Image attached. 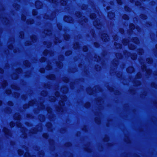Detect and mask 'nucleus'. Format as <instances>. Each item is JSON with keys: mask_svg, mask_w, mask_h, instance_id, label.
Listing matches in <instances>:
<instances>
[{"mask_svg": "<svg viewBox=\"0 0 157 157\" xmlns=\"http://www.w3.org/2000/svg\"><path fill=\"white\" fill-rule=\"evenodd\" d=\"M71 19V17L66 16L64 17V20L65 21L68 22H70V20Z\"/></svg>", "mask_w": 157, "mask_h": 157, "instance_id": "1", "label": "nucleus"}, {"mask_svg": "<svg viewBox=\"0 0 157 157\" xmlns=\"http://www.w3.org/2000/svg\"><path fill=\"white\" fill-rule=\"evenodd\" d=\"M63 99H62L63 101H62L60 102V105L61 106H63L64 105V103H63V101L65 100L66 99V98L65 97H63Z\"/></svg>", "mask_w": 157, "mask_h": 157, "instance_id": "2", "label": "nucleus"}, {"mask_svg": "<svg viewBox=\"0 0 157 157\" xmlns=\"http://www.w3.org/2000/svg\"><path fill=\"white\" fill-rule=\"evenodd\" d=\"M127 71L128 72H131L133 71V68L132 67H130L127 69Z\"/></svg>", "mask_w": 157, "mask_h": 157, "instance_id": "3", "label": "nucleus"}, {"mask_svg": "<svg viewBox=\"0 0 157 157\" xmlns=\"http://www.w3.org/2000/svg\"><path fill=\"white\" fill-rule=\"evenodd\" d=\"M61 3L63 5H64L66 4V2L64 0H62L61 1Z\"/></svg>", "mask_w": 157, "mask_h": 157, "instance_id": "4", "label": "nucleus"}, {"mask_svg": "<svg viewBox=\"0 0 157 157\" xmlns=\"http://www.w3.org/2000/svg\"><path fill=\"white\" fill-rule=\"evenodd\" d=\"M95 17V16L94 14H92L90 15V17L91 19H93Z\"/></svg>", "mask_w": 157, "mask_h": 157, "instance_id": "5", "label": "nucleus"}, {"mask_svg": "<svg viewBox=\"0 0 157 157\" xmlns=\"http://www.w3.org/2000/svg\"><path fill=\"white\" fill-rule=\"evenodd\" d=\"M87 49L86 47H84L83 48V50L85 51L86 52L87 51Z\"/></svg>", "mask_w": 157, "mask_h": 157, "instance_id": "6", "label": "nucleus"}, {"mask_svg": "<svg viewBox=\"0 0 157 157\" xmlns=\"http://www.w3.org/2000/svg\"><path fill=\"white\" fill-rule=\"evenodd\" d=\"M14 124L12 122L10 123V126H11V127H13L14 126Z\"/></svg>", "mask_w": 157, "mask_h": 157, "instance_id": "7", "label": "nucleus"}, {"mask_svg": "<svg viewBox=\"0 0 157 157\" xmlns=\"http://www.w3.org/2000/svg\"><path fill=\"white\" fill-rule=\"evenodd\" d=\"M117 2L119 4H121V1L120 0H118Z\"/></svg>", "mask_w": 157, "mask_h": 157, "instance_id": "8", "label": "nucleus"}, {"mask_svg": "<svg viewBox=\"0 0 157 157\" xmlns=\"http://www.w3.org/2000/svg\"><path fill=\"white\" fill-rule=\"evenodd\" d=\"M125 17L124 18V17H123V18L125 19H127L128 18V17L127 16H125Z\"/></svg>", "mask_w": 157, "mask_h": 157, "instance_id": "9", "label": "nucleus"}, {"mask_svg": "<svg viewBox=\"0 0 157 157\" xmlns=\"http://www.w3.org/2000/svg\"><path fill=\"white\" fill-rule=\"evenodd\" d=\"M59 94V93L58 92H57L56 94V95L58 96Z\"/></svg>", "mask_w": 157, "mask_h": 157, "instance_id": "10", "label": "nucleus"}, {"mask_svg": "<svg viewBox=\"0 0 157 157\" xmlns=\"http://www.w3.org/2000/svg\"><path fill=\"white\" fill-rule=\"evenodd\" d=\"M22 153H23L22 151H21V153H20L19 151V154L20 155H21V154H22Z\"/></svg>", "mask_w": 157, "mask_h": 157, "instance_id": "11", "label": "nucleus"}, {"mask_svg": "<svg viewBox=\"0 0 157 157\" xmlns=\"http://www.w3.org/2000/svg\"><path fill=\"white\" fill-rule=\"evenodd\" d=\"M110 14H111V13H110H110H109V14H108V16H109Z\"/></svg>", "mask_w": 157, "mask_h": 157, "instance_id": "12", "label": "nucleus"}, {"mask_svg": "<svg viewBox=\"0 0 157 157\" xmlns=\"http://www.w3.org/2000/svg\"><path fill=\"white\" fill-rule=\"evenodd\" d=\"M1 103H2V102L0 101V105H1Z\"/></svg>", "mask_w": 157, "mask_h": 157, "instance_id": "13", "label": "nucleus"}, {"mask_svg": "<svg viewBox=\"0 0 157 157\" xmlns=\"http://www.w3.org/2000/svg\"><path fill=\"white\" fill-rule=\"evenodd\" d=\"M45 52H46L45 51H44V53H45Z\"/></svg>", "mask_w": 157, "mask_h": 157, "instance_id": "14", "label": "nucleus"}, {"mask_svg": "<svg viewBox=\"0 0 157 157\" xmlns=\"http://www.w3.org/2000/svg\"><path fill=\"white\" fill-rule=\"evenodd\" d=\"M11 92V91H10V92L9 93H10Z\"/></svg>", "mask_w": 157, "mask_h": 157, "instance_id": "15", "label": "nucleus"}, {"mask_svg": "<svg viewBox=\"0 0 157 157\" xmlns=\"http://www.w3.org/2000/svg\"><path fill=\"white\" fill-rule=\"evenodd\" d=\"M132 26H133V27H134V25H132Z\"/></svg>", "mask_w": 157, "mask_h": 157, "instance_id": "16", "label": "nucleus"}, {"mask_svg": "<svg viewBox=\"0 0 157 157\" xmlns=\"http://www.w3.org/2000/svg\"><path fill=\"white\" fill-rule=\"evenodd\" d=\"M19 118V117H18V118H17V119H18Z\"/></svg>", "mask_w": 157, "mask_h": 157, "instance_id": "17", "label": "nucleus"}, {"mask_svg": "<svg viewBox=\"0 0 157 157\" xmlns=\"http://www.w3.org/2000/svg\"><path fill=\"white\" fill-rule=\"evenodd\" d=\"M156 47H157V45H156Z\"/></svg>", "mask_w": 157, "mask_h": 157, "instance_id": "18", "label": "nucleus"}]
</instances>
